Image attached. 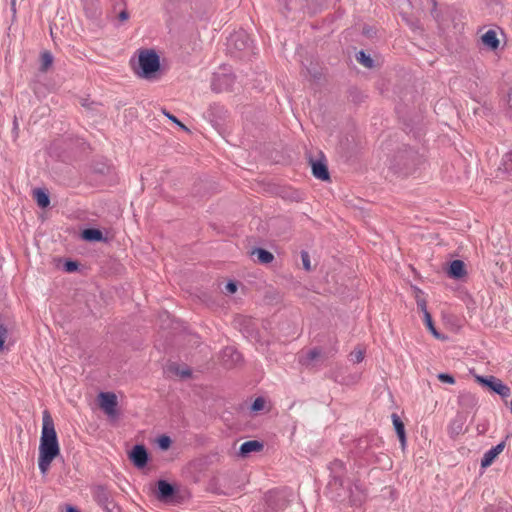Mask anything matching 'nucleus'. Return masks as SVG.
<instances>
[{"label": "nucleus", "instance_id": "nucleus-29", "mask_svg": "<svg viewBox=\"0 0 512 512\" xmlns=\"http://www.w3.org/2000/svg\"><path fill=\"white\" fill-rule=\"evenodd\" d=\"M65 268L68 272H73L77 269V263L69 261L65 264Z\"/></svg>", "mask_w": 512, "mask_h": 512}, {"label": "nucleus", "instance_id": "nucleus-6", "mask_svg": "<svg viewBox=\"0 0 512 512\" xmlns=\"http://www.w3.org/2000/svg\"><path fill=\"white\" fill-rule=\"evenodd\" d=\"M503 449H504V443H500V444L496 445L495 447L491 448L490 450H488L483 455V458L481 460V467L482 468H487L490 465H492L494 460L503 451Z\"/></svg>", "mask_w": 512, "mask_h": 512}, {"label": "nucleus", "instance_id": "nucleus-9", "mask_svg": "<svg viewBox=\"0 0 512 512\" xmlns=\"http://www.w3.org/2000/svg\"><path fill=\"white\" fill-rule=\"evenodd\" d=\"M263 449V444L256 440L244 442L240 447V454L246 456L251 452H259Z\"/></svg>", "mask_w": 512, "mask_h": 512}, {"label": "nucleus", "instance_id": "nucleus-12", "mask_svg": "<svg viewBox=\"0 0 512 512\" xmlns=\"http://www.w3.org/2000/svg\"><path fill=\"white\" fill-rule=\"evenodd\" d=\"M465 265L461 260H454L449 267V275L454 278H461L465 275Z\"/></svg>", "mask_w": 512, "mask_h": 512}, {"label": "nucleus", "instance_id": "nucleus-7", "mask_svg": "<svg viewBox=\"0 0 512 512\" xmlns=\"http://www.w3.org/2000/svg\"><path fill=\"white\" fill-rule=\"evenodd\" d=\"M312 173L314 177L320 180H328L329 179V172L327 169V166L322 163L321 161H313L312 162Z\"/></svg>", "mask_w": 512, "mask_h": 512}, {"label": "nucleus", "instance_id": "nucleus-14", "mask_svg": "<svg viewBox=\"0 0 512 512\" xmlns=\"http://www.w3.org/2000/svg\"><path fill=\"white\" fill-rule=\"evenodd\" d=\"M82 237L87 241H101L103 239V234L98 229L90 228L85 229L82 232Z\"/></svg>", "mask_w": 512, "mask_h": 512}, {"label": "nucleus", "instance_id": "nucleus-13", "mask_svg": "<svg viewBox=\"0 0 512 512\" xmlns=\"http://www.w3.org/2000/svg\"><path fill=\"white\" fill-rule=\"evenodd\" d=\"M34 199L37 204L41 208H46L50 204V199L48 194L42 189H36L33 192Z\"/></svg>", "mask_w": 512, "mask_h": 512}, {"label": "nucleus", "instance_id": "nucleus-20", "mask_svg": "<svg viewBox=\"0 0 512 512\" xmlns=\"http://www.w3.org/2000/svg\"><path fill=\"white\" fill-rule=\"evenodd\" d=\"M357 60L367 68H371L373 65L372 59L369 56H367L363 51H360L357 54Z\"/></svg>", "mask_w": 512, "mask_h": 512}, {"label": "nucleus", "instance_id": "nucleus-11", "mask_svg": "<svg viewBox=\"0 0 512 512\" xmlns=\"http://www.w3.org/2000/svg\"><path fill=\"white\" fill-rule=\"evenodd\" d=\"M157 486H158V498L161 500L171 497L174 493L173 486L164 480H159L157 483Z\"/></svg>", "mask_w": 512, "mask_h": 512}, {"label": "nucleus", "instance_id": "nucleus-19", "mask_svg": "<svg viewBox=\"0 0 512 512\" xmlns=\"http://www.w3.org/2000/svg\"><path fill=\"white\" fill-rule=\"evenodd\" d=\"M424 316V323L425 325L427 326V328L429 329V331L436 337V338H439V334L437 332V330L435 329L434 327V324H433V321H432V317H431V314L428 312V311H425V313L423 314Z\"/></svg>", "mask_w": 512, "mask_h": 512}, {"label": "nucleus", "instance_id": "nucleus-3", "mask_svg": "<svg viewBox=\"0 0 512 512\" xmlns=\"http://www.w3.org/2000/svg\"><path fill=\"white\" fill-rule=\"evenodd\" d=\"M476 381L484 386H487L489 389L497 393L503 398H507L511 395V389L505 385L500 379L489 376V377H483V376H476Z\"/></svg>", "mask_w": 512, "mask_h": 512}, {"label": "nucleus", "instance_id": "nucleus-2", "mask_svg": "<svg viewBox=\"0 0 512 512\" xmlns=\"http://www.w3.org/2000/svg\"><path fill=\"white\" fill-rule=\"evenodd\" d=\"M160 69V59L153 49H141L138 51V68L136 74L144 79H151Z\"/></svg>", "mask_w": 512, "mask_h": 512}, {"label": "nucleus", "instance_id": "nucleus-28", "mask_svg": "<svg viewBox=\"0 0 512 512\" xmlns=\"http://www.w3.org/2000/svg\"><path fill=\"white\" fill-rule=\"evenodd\" d=\"M225 288H226L227 292H229L231 294H233L237 291V285L234 282L227 283Z\"/></svg>", "mask_w": 512, "mask_h": 512}, {"label": "nucleus", "instance_id": "nucleus-32", "mask_svg": "<svg viewBox=\"0 0 512 512\" xmlns=\"http://www.w3.org/2000/svg\"><path fill=\"white\" fill-rule=\"evenodd\" d=\"M233 38H234V39H235V41H236V40H238V39L243 40L244 38H247V37H246V35H245L244 33H237L236 35H234V37H233Z\"/></svg>", "mask_w": 512, "mask_h": 512}, {"label": "nucleus", "instance_id": "nucleus-5", "mask_svg": "<svg viewBox=\"0 0 512 512\" xmlns=\"http://www.w3.org/2000/svg\"><path fill=\"white\" fill-rule=\"evenodd\" d=\"M130 459L138 468H143L148 461V454L143 445H136L130 452Z\"/></svg>", "mask_w": 512, "mask_h": 512}, {"label": "nucleus", "instance_id": "nucleus-16", "mask_svg": "<svg viewBox=\"0 0 512 512\" xmlns=\"http://www.w3.org/2000/svg\"><path fill=\"white\" fill-rule=\"evenodd\" d=\"M253 254L257 256L258 261L262 264H268L274 259L271 252L261 248L254 250Z\"/></svg>", "mask_w": 512, "mask_h": 512}, {"label": "nucleus", "instance_id": "nucleus-4", "mask_svg": "<svg viewBox=\"0 0 512 512\" xmlns=\"http://www.w3.org/2000/svg\"><path fill=\"white\" fill-rule=\"evenodd\" d=\"M98 401L100 408L109 417H115L117 415L118 399L116 394L112 392H101L98 395Z\"/></svg>", "mask_w": 512, "mask_h": 512}, {"label": "nucleus", "instance_id": "nucleus-23", "mask_svg": "<svg viewBox=\"0 0 512 512\" xmlns=\"http://www.w3.org/2000/svg\"><path fill=\"white\" fill-rule=\"evenodd\" d=\"M265 401L262 398H256L252 404V409L254 411H260L264 408Z\"/></svg>", "mask_w": 512, "mask_h": 512}, {"label": "nucleus", "instance_id": "nucleus-15", "mask_svg": "<svg viewBox=\"0 0 512 512\" xmlns=\"http://www.w3.org/2000/svg\"><path fill=\"white\" fill-rule=\"evenodd\" d=\"M392 421H393V425L395 427L396 433L399 437V440L402 443H404L405 442V428H404L403 422L401 421V419L399 418V416L397 414L392 415Z\"/></svg>", "mask_w": 512, "mask_h": 512}, {"label": "nucleus", "instance_id": "nucleus-1", "mask_svg": "<svg viewBox=\"0 0 512 512\" xmlns=\"http://www.w3.org/2000/svg\"><path fill=\"white\" fill-rule=\"evenodd\" d=\"M60 454V446L54 421L45 410L42 417V431L39 444L38 466L42 474H46L53 460Z\"/></svg>", "mask_w": 512, "mask_h": 512}, {"label": "nucleus", "instance_id": "nucleus-35", "mask_svg": "<svg viewBox=\"0 0 512 512\" xmlns=\"http://www.w3.org/2000/svg\"><path fill=\"white\" fill-rule=\"evenodd\" d=\"M12 9L15 11V0H12Z\"/></svg>", "mask_w": 512, "mask_h": 512}, {"label": "nucleus", "instance_id": "nucleus-26", "mask_svg": "<svg viewBox=\"0 0 512 512\" xmlns=\"http://www.w3.org/2000/svg\"><path fill=\"white\" fill-rule=\"evenodd\" d=\"M302 261H303V265H304L305 269L309 270L310 269V260H309L308 254L306 252L302 253Z\"/></svg>", "mask_w": 512, "mask_h": 512}, {"label": "nucleus", "instance_id": "nucleus-34", "mask_svg": "<svg viewBox=\"0 0 512 512\" xmlns=\"http://www.w3.org/2000/svg\"><path fill=\"white\" fill-rule=\"evenodd\" d=\"M67 512H78V511L73 507H68Z\"/></svg>", "mask_w": 512, "mask_h": 512}, {"label": "nucleus", "instance_id": "nucleus-21", "mask_svg": "<svg viewBox=\"0 0 512 512\" xmlns=\"http://www.w3.org/2000/svg\"><path fill=\"white\" fill-rule=\"evenodd\" d=\"M158 445L161 449L167 450L171 445V440L168 436H161L158 439Z\"/></svg>", "mask_w": 512, "mask_h": 512}, {"label": "nucleus", "instance_id": "nucleus-22", "mask_svg": "<svg viewBox=\"0 0 512 512\" xmlns=\"http://www.w3.org/2000/svg\"><path fill=\"white\" fill-rule=\"evenodd\" d=\"M437 377H438L439 381H441L443 383H447V384H454L455 383L454 377L449 375V374L440 373V374H438Z\"/></svg>", "mask_w": 512, "mask_h": 512}, {"label": "nucleus", "instance_id": "nucleus-8", "mask_svg": "<svg viewBox=\"0 0 512 512\" xmlns=\"http://www.w3.org/2000/svg\"><path fill=\"white\" fill-rule=\"evenodd\" d=\"M482 43L490 48L491 50H496L499 47V39L497 38V34L494 30H488L481 37Z\"/></svg>", "mask_w": 512, "mask_h": 512}, {"label": "nucleus", "instance_id": "nucleus-33", "mask_svg": "<svg viewBox=\"0 0 512 512\" xmlns=\"http://www.w3.org/2000/svg\"><path fill=\"white\" fill-rule=\"evenodd\" d=\"M310 356H311L312 359H314L315 357L318 356V352L317 351H311L310 352Z\"/></svg>", "mask_w": 512, "mask_h": 512}, {"label": "nucleus", "instance_id": "nucleus-24", "mask_svg": "<svg viewBox=\"0 0 512 512\" xmlns=\"http://www.w3.org/2000/svg\"><path fill=\"white\" fill-rule=\"evenodd\" d=\"M175 374L181 378H187L190 376L191 372L188 368H175Z\"/></svg>", "mask_w": 512, "mask_h": 512}, {"label": "nucleus", "instance_id": "nucleus-27", "mask_svg": "<svg viewBox=\"0 0 512 512\" xmlns=\"http://www.w3.org/2000/svg\"><path fill=\"white\" fill-rule=\"evenodd\" d=\"M166 115H167V117H168L171 121H173L174 123H176L177 125H179L182 129L187 130V127H186L183 123H181V122H180V121H179L175 116H173V115H171V114H169V113H167Z\"/></svg>", "mask_w": 512, "mask_h": 512}, {"label": "nucleus", "instance_id": "nucleus-17", "mask_svg": "<svg viewBox=\"0 0 512 512\" xmlns=\"http://www.w3.org/2000/svg\"><path fill=\"white\" fill-rule=\"evenodd\" d=\"M365 356V349L358 346L349 355L350 361L353 363H360L363 361Z\"/></svg>", "mask_w": 512, "mask_h": 512}, {"label": "nucleus", "instance_id": "nucleus-25", "mask_svg": "<svg viewBox=\"0 0 512 512\" xmlns=\"http://www.w3.org/2000/svg\"><path fill=\"white\" fill-rule=\"evenodd\" d=\"M7 333V329L3 325H0V351L3 349Z\"/></svg>", "mask_w": 512, "mask_h": 512}, {"label": "nucleus", "instance_id": "nucleus-18", "mask_svg": "<svg viewBox=\"0 0 512 512\" xmlns=\"http://www.w3.org/2000/svg\"><path fill=\"white\" fill-rule=\"evenodd\" d=\"M53 63V56L50 52H43L41 54V71L45 72Z\"/></svg>", "mask_w": 512, "mask_h": 512}, {"label": "nucleus", "instance_id": "nucleus-31", "mask_svg": "<svg viewBox=\"0 0 512 512\" xmlns=\"http://www.w3.org/2000/svg\"><path fill=\"white\" fill-rule=\"evenodd\" d=\"M128 17H129V15H128V13H127L126 11H122V12H120V14H119V18H120V20H122V21L127 20V19H128Z\"/></svg>", "mask_w": 512, "mask_h": 512}, {"label": "nucleus", "instance_id": "nucleus-10", "mask_svg": "<svg viewBox=\"0 0 512 512\" xmlns=\"http://www.w3.org/2000/svg\"><path fill=\"white\" fill-rule=\"evenodd\" d=\"M413 296L415 298L418 309L424 314L427 310V301L425 293L418 287H412Z\"/></svg>", "mask_w": 512, "mask_h": 512}, {"label": "nucleus", "instance_id": "nucleus-30", "mask_svg": "<svg viewBox=\"0 0 512 512\" xmlns=\"http://www.w3.org/2000/svg\"><path fill=\"white\" fill-rule=\"evenodd\" d=\"M225 354H231L232 356H235V361H238L240 358V355L233 349V348H226Z\"/></svg>", "mask_w": 512, "mask_h": 512}]
</instances>
